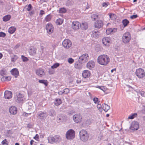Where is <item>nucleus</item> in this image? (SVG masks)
I'll return each mask as SVG.
<instances>
[{"label":"nucleus","mask_w":145,"mask_h":145,"mask_svg":"<svg viewBox=\"0 0 145 145\" xmlns=\"http://www.w3.org/2000/svg\"><path fill=\"white\" fill-rule=\"evenodd\" d=\"M63 22V20L60 18H58L56 21V23L58 25L61 24Z\"/></svg>","instance_id":"39"},{"label":"nucleus","mask_w":145,"mask_h":145,"mask_svg":"<svg viewBox=\"0 0 145 145\" xmlns=\"http://www.w3.org/2000/svg\"><path fill=\"white\" fill-rule=\"evenodd\" d=\"M137 114L136 113H135L132 114L131 115H130L128 117V119H132L135 118L137 116Z\"/></svg>","instance_id":"38"},{"label":"nucleus","mask_w":145,"mask_h":145,"mask_svg":"<svg viewBox=\"0 0 145 145\" xmlns=\"http://www.w3.org/2000/svg\"><path fill=\"white\" fill-rule=\"evenodd\" d=\"M88 59L89 56L87 54H83L79 57L80 60L83 63L87 61Z\"/></svg>","instance_id":"12"},{"label":"nucleus","mask_w":145,"mask_h":145,"mask_svg":"<svg viewBox=\"0 0 145 145\" xmlns=\"http://www.w3.org/2000/svg\"><path fill=\"white\" fill-rule=\"evenodd\" d=\"M95 65V63L94 61H89L87 63L86 66L87 68L89 69H91L93 68Z\"/></svg>","instance_id":"19"},{"label":"nucleus","mask_w":145,"mask_h":145,"mask_svg":"<svg viewBox=\"0 0 145 145\" xmlns=\"http://www.w3.org/2000/svg\"><path fill=\"white\" fill-rule=\"evenodd\" d=\"M36 73L37 75L40 77H42L45 74L44 70L41 68L38 69L36 70Z\"/></svg>","instance_id":"15"},{"label":"nucleus","mask_w":145,"mask_h":145,"mask_svg":"<svg viewBox=\"0 0 145 145\" xmlns=\"http://www.w3.org/2000/svg\"><path fill=\"white\" fill-rule=\"evenodd\" d=\"M93 101L94 102V103H98V99L97 98H94V99H93Z\"/></svg>","instance_id":"52"},{"label":"nucleus","mask_w":145,"mask_h":145,"mask_svg":"<svg viewBox=\"0 0 145 145\" xmlns=\"http://www.w3.org/2000/svg\"><path fill=\"white\" fill-rule=\"evenodd\" d=\"M91 17L93 21H95L96 20L99 18V16L97 14H93L91 15Z\"/></svg>","instance_id":"33"},{"label":"nucleus","mask_w":145,"mask_h":145,"mask_svg":"<svg viewBox=\"0 0 145 145\" xmlns=\"http://www.w3.org/2000/svg\"><path fill=\"white\" fill-rule=\"evenodd\" d=\"M34 138L36 140L39 138V137L37 134H36L35 136L34 137Z\"/></svg>","instance_id":"58"},{"label":"nucleus","mask_w":145,"mask_h":145,"mask_svg":"<svg viewBox=\"0 0 145 145\" xmlns=\"http://www.w3.org/2000/svg\"><path fill=\"white\" fill-rule=\"evenodd\" d=\"M75 136V132L72 129H69L67 132L66 137L67 139H72Z\"/></svg>","instance_id":"5"},{"label":"nucleus","mask_w":145,"mask_h":145,"mask_svg":"<svg viewBox=\"0 0 145 145\" xmlns=\"http://www.w3.org/2000/svg\"><path fill=\"white\" fill-rule=\"evenodd\" d=\"M31 50V52H30L31 55H33L34 54L36 53V51L35 50Z\"/></svg>","instance_id":"47"},{"label":"nucleus","mask_w":145,"mask_h":145,"mask_svg":"<svg viewBox=\"0 0 145 145\" xmlns=\"http://www.w3.org/2000/svg\"><path fill=\"white\" fill-rule=\"evenodd\" d=\"M28 114L27 113H26L25 112H24L23 114V115L25 116H28Z\"/></svg>","instance_id":"60"},{"label":"nucleus","mask_w":145,"mask_h":145,"mask_svg":"<svg viewBox=\"0 0 145 145\" xmlns=\"http://www.w3.org/2000/svg\"><path fill=\"white\" fill-rule=\"evenodd\" d=\"M7 140L6 139H5L4 140H3L1 143H2V144L3 145H4L5 144H6L7 145H8V144H7Z\"/></svg>","instance_id":"51"},{"label":"nucleus","mask_w":145,"mask_h":145,"mask_svg":"<svg viewBox=\"0 0 145 145\" xmlns=\"http://www.w3.org/2000/svg\"><path fill=\"white\" fill-rule=\"evenodd\" d=\"M140 94L142 96L145 97V92L141 91H140Z\"/></svg>","instance_id":"50"},{"label":"nucleus","mask_w":145,"mask_h":145,"mask_svg":"<svg viewBox=\"0 0 145 145\" xmlns=\"http://www.w3.org/2000/svg\"><path fill=\"white\" fill-rule=\"evenodd\" d=\"M81 82V81L80 79H79V80L78 79L76 80V83H80Z\"/></svg>","instance_id":"59"},{"label":"nucleus","mask_w":145,"mask_h":145,"mask_svg":"<svg viewBox=\"0 0 145 145\" xmlns=\"http://www.w3.org/2000/svg\"><path fill=\"white\" fill-rule=\"evenodd\" d=\"M103 110L106 112H107L110 109V106L105 103L103 105Z\"/></svg>","instance_id":"28"},{"label":"nucleus","mask_w":145,"mask_h":145,"mask_svg":"<svg viewBox=\"0 0 145 145\" xmlns=\"http://www.w3.org/2000/svg\"><path fill=\"white\" fill-rule=\"evenodd\" d=\"M32 8V6L31 4H29L28 5L27 9L28 11H29Z\"/></svg>","instance_id":"48"},{"label":"nucleus","mask_w":145,"mask_h":145,"mask_svg":"<svg viewBox=\"0 0 145 145\" xmlns=\"http://www.w3.org/2000/svg\"><path fill=\"white\" fill-rule=\"evenodd\" d=\"M110 61L109 57L107 55L102 54L99 56L97 58V62L100 65L106 66L107 65Z\"/></svg>","instance_id":"1"},{"label":"nucleus","mask_w":145,"mask_h":145,"mask_svg":"<svg viewBox=\"0 0 145 145\" xmlns=\"http://www.w3.org/2000/svg\"><path fill=\"white\" fill-rule=\"evenodd\" d=\"M25 99L24 95L19 93L17 96V100L19 102H22Z\"/></svg>","instance_id":"21"},{"label":"nucleus","mask_w":145,"mask_h":145,"mask_svg":"<svg viewBox=\"0 0 145 145\" xmlns=\"http://www.w3.org/2000/svg\"><path fill=\"white\" fill-rule=\"evenodd\" d=\"M51 18V16L49 14L46 16L44 18V20L46 22H48L50 21Z\"/></svg>","instance_id":"35"},{"label":"nucleus","mask_w":145,"mask_h":145,"mask_svg":"<svg viewBox=\"0 0 145 145\" xmlns=\"http://www.w3.org/2000/svg\"><path fill=\"white\" fill-rule=\"evenodd\" d=\"M10 113L13 115L16 114L17 112V108L14 106H11L9 109Z\"/></svg>","instance_id":"17"},{"label":"nucleus","mask_w":145,"mask_h":145,"mask_svg":"<svg viewBox=\"0 0 145 145\" xmlns=\"http://www.w3.org/2000/svg\"><path fill=\"white\" fill-rule=\"evenodd\" d=\"M44 14H45L44 11L42 10H41L40 11V15H42Z\"/></svg>","instance_id":"55"},{"label":"nucleus","mask_w":145,"mask_h":145,"mask_svg":"<svg viewBox=\"0 0 145 145\" xmlns=\"http://www.w3.org/2000/svg\"><path fill=\"white\" fill-rule=\"evenodd\" d=\"M59 65V64L58 63H56L52 65L51 67L52 69H55L57 68Z\"/></svg>","instance_id":"42"},{"label":"nucleus","mask_w":145,"mask_h":145,"mask_svg":"<svg viewBox=\"0 0 145 145\" xmlns=\"http://www.w3.org/2000/svg\"><path fill=\"white\" fill-rule=\"evenodd\" d=\"M80 27L83 29L86 30L88 28V26L86 22H84L80 25Z\"/></svg>","instance_id":"26"},{"label":"nucleus","mask_w":145,"mask_h":145,"mask_svg":"<svg viewBox=\"0 0 145 145\" xmlns=\"http://www.w3.org/2000/svg\"><path fill=\"white\" fill-rule=\"evenodd\" d=\"M104 25L103 22L101 20H98L95 23V28L99 29L102 27Z\"/></svg>","instance_id":"13"},{"label":"nucleus","mask_w":145,"mask_h":145,"mask_svg":"<svg viewBox=\"0 0 145 145\" xmlns=\"http://www.w3.org/2000/svg\"><path fill=\"white\" fill-rule=\"evenodd\" d=\"M73 118L74 121L78 123L81 122L82 121V116L80 114H76L73 116Z\"/></svg>","instance_id":"10"},{"label":"nucleus","mask_w":145,"mask_h":145,"mask_svg":"<svg viewBox=\"0 0 145 145\" xmlns=\"http://www.w3.org/2000/svg\"><path fill=\"white\" fill-rule=\"evenodd\" d=\"M117 30V29L116 28L113 29L111 28H107L106 30V33L108 35L113 34L116 32Z\"/></svg>","instance_id":"14"},{"label":"nucleus","mask_w":145,"mask_h":145,"mask_svg":"<svg viewBox=\"0 0 145 145\" xmlns=\"http://www.w3.org/2000/svg\"><path fill=\"white\" fill-rule=\"evenodd\" d=\"M102 6L103 7H106L108 6V5L106 3H103L102 4Z\"/></svg>","instance_id":"57"},{"label":"nucleus","mask_w":145,"mask_h":145,"mask_svg":"<svg viewBox=\"0 0 145 145\" xmlns=\"http://www.w3.org/2000/svg\"><path fill=\"white\" fill-rule=\"evenodd\" d=\"M131 39V35L129 32L124 33L122 37V41L125 44L129 43Z\"/></svg>","instance_id":"2"},{"label":"nucleus","mask_w":145,"mask_h":145,"mask_svg":"<svg viewBox=\"0 0 145 145\" xmlns=\"http://www.w3.org/2000/svg\"><path fill=\"white\" fill-rule=\"evenodd\" d=\"M10 72L11 74L15 77L16 78L19 75V72L18 69L16 68H14L12 69Z\"/></svg>","instance_id":"20"},{"label":"nucleus","mask_w":145,"mask_h":145,"mask_svg":"<svg viewBox=\"0 0 145 145\" xmlns=\"http://www.w3.org/2000/svg\"><path fill=\"white\" fill-rule=\"evenodd\" d=\"M138 17L137 15H133L131 16L130 18L132 19H135L136 18Z\"/></svg>","instance_id":"53"},{"label":"nucleus","mask_w":145,"mask_h":145,"mask_svg":"<svg viewBox=\"0 0 145 145\" xmlns=\"http://www.w3.org/2000/svg\"><path fill=\"white\" fill-rule=\"evenodd\" d=\"M55 142L59 143L61 140V138L60 136L58 135H56L54 136Z\"/></svg>","instance_id":"22"},{"label":"nucleus","mask_w":145,"mask_h":145,"mask_svg":"<svg viewBox=\"0 0 145 145\" xmlns=\"http://www.w3.org/2000/svg\"><path fill=\"white\" fill-rule=\"evenodd\" d=\"M62 103V101L60 99H56L54 102L55 105L58 106Z\"/></svg>","instance_id":"27"},{"label":"nucleus","mask_w":145,"mask_h":145,"mask_svg":"<svg viewBox=\"0 0 145 145\" xmlns=\"http://www.w3.org/2000/svg\"><path fill=\"white\" fill-rule=\"evenodd\" d=\"M74 59L71 58H69L68 59V61L70 64H72L74 62Z\"/></svg>","instance_id":"45"},{"label":"nucleus","mask_w":145,"mask_h":145,"mask_svg":"<svg viewBox=\"0 0 145 145\" xmlns=\"http://www.w3.org/2000/svg\"><path fill=\"white\" fill-rule=\"evenodd\" d=\"M11 79V77L10 76H4L1 79L2 80L10 81Z\"/></svg>","instance_id":"40"},{"label":"nucleus","mask_w":145,"mask_h":145,"mask_svg":"<svg viewBox=\"0 0 145 145\" xmlns=\"http://www.w3.org/2000/svg\"><path fill=\"white\" fill-rule=\"evenodd\" d=\"M6 36V34L3 32H0V37H4Z\"/></svg>","instance_id":"46"},{"label":"nucleus","mask_w":145,"mask_h":145,"mask_svg":"<svg viewBox=\"0 0 145 145\" xmlns=\"http://www.w3.org/2000/svg\"><path fill=\"white\" fill-rule=\"evenodd\" d=\"M95 87L101 89L104 92H105L108 89L106 87L104 86H95Z\"/></svg>","instance_id":"25"},{"label":"nucleus","mask_w":145,"mask_h":145,"mask_svg":"<svg viewBox=\"0 0 145 145\" xmlns=\"http://www.w3.org/2000/svg\"><path fill=\"white\" fill-rule=\"evenodd\" d=\"M114 71H116V69H112L111 70V72H113Z\"/></svg>","instance_id":"64"},{"label":"nucleus","mask_w":145,"mask_h":145,"mask_svg":"<svg viewBox=\"0 0 145 145\" xmlns=\"http://www.w3.org/2000/svg\"><path fill=\"white\" fill-rule=\"evenodd\" d=\"M135 73L139 78H142L145 76L144 71L141 68H139L136 69Z\"/></svg>","instance_id":"4"},{"label":"nucleus","mask_w":145,"mask_h":145,"mask_svg":"<svg viewBox=\"0 0 145 145\" xmlns=\"http://www.w3.org/2000/svg\"><path fill=\"white\" fill-rule=\"evenodd\" d=\"M108 14L110 18H111L112 20H114L116 18V16L114 14L109 13Z\"/></svg>","instance_id":"31"},{"label":"nucleus","mask_w":145,"mask_h":145,"mask_svg":"<svg viewBox=\"0 0 145 145\" xmlns=\"http://www.w3.org/2000/svg\"><path fill=\"white\" fill-rule=\"evenodd\" d=\"M91 76L90 72L87 70H84L82 71V76L84 78H88Z\"/></svg>","instance_id":"11"},{"label":"nucleus","mask_w":145,"mask_h":145,"mask_svg":"<svg viewBox=\"0 0 145 145\" xmlns=\"http://www.w3.org/2000/svg\"><path fill=\"white\" fill-rule=\"evenodd\" d=\"M18 57L17 56L14 55L11 58V61L12 62H14L18 59Z\"/></svg>","instance_id":"34"},{"label":"nucleus","mask_w":145,"mask_h":145,"mask_svg":"<svg viewBox=\"0 0 145 145\" xmlns=\"http://www.w3.org/2000/svg\"><path fill=\"white\" fill-rule=\"evenodd\" d=\"M80 136L81 140L84 141L87 140L89 138L87 132L84 130H82L80 131Z\"/></svg>","instance_id":"3"},{"label":"nucleus","mask_w":145,"mask_h":145,"mask_svg":"<svg viewBox=\"0 0 145 145\" xmlns=\"http://www.w3.org/2000/svg\"><path fill=\"white\" fill-rule=\"evenodd\" d=\"M3 54L1 53H0V59H1L3 57Z\"/></svg>","instance_id":"62"},{"label":"nucleus","mask_w":145,"mask_h":145,"mask_svg":"<svg viewBox=\"0 0 145 145\" xmlns=\"http://www.w3.org/2000/svg\"><path fill=\"white\" fill-rule=\"evenodd\" d=\"M70 91V90L68 88L65 89L62 93V94H67L69 93Z\"/></svg>","instance_id":"43"},{"label":"nucleus","mask_w":145,"mask_h":145,"mask_svg":"<svg viewBox=\"0 0 145 145\" xmlns=\"http://www.w3.org/2000/svg\"><path fill=\"white\" fill-rule=\"evenodd\" d=\"M11 17V16L10 15H7L3 17V20L4 22H7L10 19Z\"/></svg>","instance_id":"30"},{"label":"nucleus","mask_w":145,"mask_h":145,"mask_svg":"<svg viewBox=\"0 0 145 145\" xmlns=\"http://www.w3.org/2000/svg\"><path fill=\"white\" fill-rule=\"evenodd\" d=\"M16 29L14 27H10L8 30V32L11 34H13L16 30Z\"/></svg>","instance_id":"29"},{"label":"nucleus","mask_w":145,"mask_h":145,"mask_svg":"<svg viewBox=\"0 0 145 145\" xmlns=\"http://www.w3.org/2000/svg\"><path fill=\"white\" fill-rule=\"evenodd\" d=\"M97 107L98 109L100 110L101 108V105L100 104H98L97 105Z\"/></svg>","instance_id":"56"},{"label":"nucleus","mask_w":145,"mask_h":145,"mask_svg":"<svg viewBox=\"0 0 145 145\" xmlns=\"http://www.w3.org/2000/svg\"><path fill=\"white\" fill-rule=\"evenodd\" d=\"M46 0H40V3H43L44 2H45V1H46Z\"/></svg>","instance_id":"61"},{"label":"nucleus","mask_w":145,"mask_h":145,"mask_svg":"<svg viewBox=\"0 0 145 145\" xmlns=\"http://www.w3.org/2000/svg\"><path fill=\"white\" fill-rule=\"evenodd\" d=\"M93 37L95 38H98L99 37V32L98 31H93Z\"/></svg>","instance_id":"37"},{"label":"nucleus","mask_w":145,"mask_h":145,"mask_svg":"<svg viewBox=\"0 0 145 145\" xmlns=\"http://www.w3.org/2000/svg\"><path fill=\"white\" fill-rule=\"evenodd\" d=\"M39 82L40 83L44 84L46 86H48V83L47 80H39Z\"/></svg>","instance_id":"32"},{"label":"nucleus","mask_w":145,"mask_h":145,"mask_svg":"<svg viewBox=\"0 0 145 145\" xmlns=\"http://www.w3.org/2000/svg\"><path fill=\"white\" fill-rule=\"evenodd\" d=\"M66 12V10L64 8H61L59 10V12L60 13H65Z\"/></svg>","instance_id":"41"},{"label":"nucleus","mask_w":145,"mask_h":145,"mask_svg":"<svg viewBox=\"0 0 145 145\" xmlns=\"http://www.w3.org/2000/svg\"><path fill=\"white\" fill-rule=\"evenodd\" d=\"M46 29L47 33L51 34L53 32L54 27L51 23H48L46 25Z\"/></svg>","instance_id":"7"},{"label":"nucleus","mask_w":145,"mask_h":145,"mask_svg":"<svg viewBox=\"0 0 145 145\" xmlns=\"http://www.w3.org/2000/svg\"><path fill=\"white\" fill-rule=\"evenodd\" d=\"M34 142V141L33 140H31L30 143L31 145H32L33 143Z\"/></svg>","instance_id":"63"},{"label":"nucleus","mask_w":145,"mask_h":145,"mask_svg":"<svg viewBox=\"0 0 145 145\" xmlns=\"http://www.w3.org/2000/svg\"><path fill=\"white\" fill-rule=\"evenodd\" d=\"M47 114L46 112H41L38 115V117L41 119H42L46 117Z\"/></svg>","instance_id":"24"},{"label":"nucleus","mask_w":145,"mask_h":145,"mask_svg":"<svg viewBox=\"0 0 145 145\" xmlns=\"http://www.w3.org/2000/svg\"><path fill=\"white\" fill-rule=\"evenodd\" d=\"M12 92L9 91H6L4 93V97L5 99H9L12 97Z\"/></svg>","instance_id":"18"},{"label":"nucleus","mask_w":145,"mask_h":145,"mask_svg":"<svg viewBox=\"0 0 145 145\" xmlns=\"http://www.w3.org/2000/svg\"><path fill=\"white\" fill-rule=\"evenodd\" d=\"M139 128V124L137 121H134L131 123L130 129L133 131H136Z\"/></svg>","instance_id":"8"},{"label":"nucleus","mask_w":145,"mask_h":145,"mask_svg":"<svg viewBox=\"0 0 145 145\" xmlns=\"http://www.w3.org/2000/svg\"><path fill=\"white\" fill-rule=\"evenodd\" d=\"M80 24L79 22L77 21H74L72 23V27L73 29H77L80 26Z\"/></svg>","instance_id":"16"},{"label":"nucleus","mask_w":145,"mask_h":145,"mask_svg":"<svg viewBox=\"0 0 145 145\" xmlns=\"http://www.w3.org/2000/svg\"><path fill=\"white\" fill-rule=\"evenodd\" d=\"M122 23L124 27H125L127 26L129 23V21L127 19H124L123 20Z\"/></svg>","instance_id":"36"},{"label":"nucleus","mask_w":145,"mask_h":145,"mask_svg":"<svg viewBox=\"0 0 145 145\" xmlns=\"http://www.w3.org/2000/svg\"><path fill=\"white\" fill-rule=\"evenodd\" d=\"M21 57L23 61H28L29 59L27 57L24 56L22 55Z\"/></svg>","instance_id":"44"},{"label":"nucleus","mask_w":145,"mask_h":145,"mask_svg":"<svg viewBox=\"0 0 145 145\" xmlns=\"http://www.w3.org/2000/svg\"><path fill=\"white\" fill-rule=\"evenodd\" d=\"M102 42L104 45L108 46H109L111 43V40L108 37H105L103 38Z\"/></svg>","instance_id":"6"},{"label":"nucleus","mask_w":145,"mask_h":145,"mask_svg":"<svg viewBox=\"0 0 145 145\" xmlns=\"http://www.w3.org/2000/svg\"><path fill=\"white\" fill-rule=\"evenodd\" d=\"M0 74L2 76H3V75H5V71L3 70H1L0 71Z\"/></svg>","instance_id":"54"},{"label":"nucleus","mask_w":145,"mask_h":145,"mask_svg":"<svg viewBox=\"0 0 145 145\" xmlns=\"http://www.w3.org/2000/svg\"><path fill=\"white\" fill-rule=\"evenodd\" d=\"M74 67L77 69H79L80 68V66L77 63H75L74 65Z\"/></svg>","instance_id":"49"},{"label":"nucleus","mask_w":145,"mask_h":145,"mask_svg":"<svg viewBox=\"0 0 145 145\" xmlns=\"http://www.w3.org/2000/svg\"><path fill=\"white\" fill-rule=\"evenodd\" d=\"M48 142L50 144H53L55 142L54 136H50L48 137Z\"/></svg>","instance_id":"23"},{"label":"nucleus","mask_w":145,"mask_h":145,"mask_svg":"<svg viewBox=\"0 0 145 145\" xmlns=\"http://www.w3.org/2000/svg\"><path fill=\"white\" fill-rule=\"evenodd\" d=\"M63 46L65 48H69L72 45V43L71 41L69 39L64 40L62 42Z\"/></svg>","instance_id":"9"}]
</instances>
